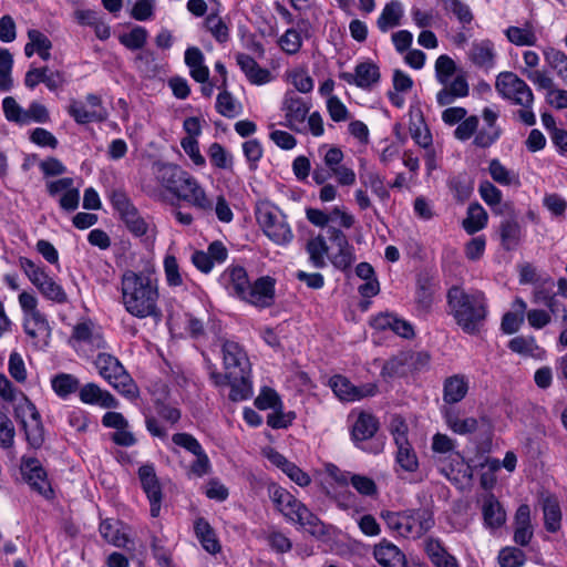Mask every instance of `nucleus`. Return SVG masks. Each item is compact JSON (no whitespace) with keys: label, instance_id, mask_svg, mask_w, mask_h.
Masks as SVG:
<instances>
[{"label":"nucleus","instance_id":"nucleus-42","mask_svg":"<svg viewBox=\"0 0 567 567\" xmlns=\"http://www.w3.org/2000/svg\"><path fill=\"white\" fill-rule=\"evenodd\" d=\"M402 17V3L399 0H392L388 2L382 9L377 20V25L381 32L385 33L390 29L400 25Z\"/></svg>","mask_w":567,"mask_h":567},{"label":"nucleus","instance_id":"nucleus-26","mask_svg":"<svg viewBox=\"0 0 567 567\" xmlns=\"http://www.w3.org/2000/svg\"><path fill=\"white\" fill-rule=\"evenodd\" d=\"M484 126L476 133L473 144L480 148L492 146L501 137L502 128L497 125L498 113L489 107L482 111Z\"/></svg>","mask_w":567,"mask_h":567},{"label":"nucleus","instance_id":"nucleus-19","mask_svg":"<svg viewBox=\"0 0 567 567\" xmlns=\"http://www.w3.org/2000/svg\"><path fill=\"white\" fill-rule=\"evenodd\" d=\"M21 474L30 487L45 498L53 496V489L41 462L34 457L22 458Z\"/></svg>","mask_w":567,"mask_h":567},{"label":"nucleus","instance_id":"nucleus-15","mask_svg":"<svg viewBox=\"0 0 567 567\" xmlns=\"http://www.w3.org/2000/svg\"><path fill=\"white\" fill-rule=\"evenodd\" d=\"M277 280L271 276H261L248 284L241 301L254 306L257 309H267L276 301Z\"/></svg>","mask_w":567,"mask_h":567},{"label":"nucleus","instance_id":"nucleus-43","mask_svg":"<svg viewBox=\"0 0 567 567\" xmlns=\"http://www.w3.org/2000/svg\"><path fill=\"white\" fill-rule=\"evenodd\" d=\"M504 34L512 44L517 47H533L538 41L530 22H526L523 27L511 25L505 29Z\"/></svg>","mask_w":567,"mask_h":567},{"label":"nucleus","instance_id":"nucleus-49","mask_svg":"<svg viewBox=\"0 0 567 567\" xmlns=\"http://www.w3.org/2000/svg\"><path fill=\"white\" fill-rule=\"evenodd\" d=\"M207 156L213 167L225 171L233 169V155L221 144L217 142L210 144L207 150Z\"/></svg>","mask_w":567,"mask_h":567},{"label":"nucleus","instance_id":"nucleus-20","mask_svg":"<svg viewBox=\"0 0 567 567\" xmlns=\"http://www.w3.org/2000/svg\"><path fill=\"white\" fill-rule=\"evenodd\" d=\"M138 478L144 493L150 502L152 517H158L161 513L163 493L162 486L153 464H144L138 468Z\"/></svg>","mask_w":567,"mask_h":567},{"label":"nucleus","instance_id":"nucleus-22","mask_svg":"<svg viewBox=\"0 0 567 567\" xmlns=\"http://www.w3.org/2000/svg\"><path fill=\"white\" fill-rule=\"evenodd\" d=\"M19 411L23 416V427L27 440L32 447H40L44 442V429L41 422V415L37 406L29 400L20 405Z\"/></svg>","mask_w":567,"mask_h":567},{"label":"nucleus","instance_id":"nucleus-25","mask_svg":"<svg viewBox=\"0 0 567 567\" xmlns=\"http://www.w3.org/2000/svg\"><path fill=\"white\" fill-rule=\"evenodd\" d=\"M340 79L350 85L368 90L379 82L380 71L377 64L365 61L355 66L354 73L342 72Z\"/></svg>","mask_w":567,"mask_h":567},{"label":"nucleus","instance_id":"nucleus-31","mask_svg":"<svg viewBox=\"0 0 567 567\" xmlns=\"http://www.w3.org/2000/svg\"><path fill=\"white\" fill-rule=\"evenodd\" d=\"M534 536V528L530 520V508L527 504H522L516 509L514 516V536L513 540L519 546H527Z\"/></svg>","mask_w":567,"mask_h":567},{"label":"nucleus","instance_id":"nucleus-51","mask_svg":"<svg viewBox=\"0 0 567 567\" xmlns=\"http://www.w3.org/2000/svg\"><path fill=\"white\" fill-rule=\"evenodd\" d=\"M205 28L217 42L225 43L229 40V25L217 13H209L206 17Z\"/></svg>","mask_w":567,"mask_h":567},{"label":"nucleus","instance_id":"nucleus-45","mask_svg":"<svg viewBox=\"0 0 567 567\" xmlns=\"http://www.w3.org/2000/svg\"><path fill=\"white\" fill-rule=\"evenodd\" d=\"M80 385V380L71 373H58L51 379L52 390L63 400L79 392Z\"/></svg>","mask_w":567,"mask_h":567},{"label":"nucleus","instance_id":"nucleus-32","mask_svg":"<svg viewBox=\"0 0 567 567\" xmlns=\"http://www.w3.org/2000/svg\"><path fill=\"white\" fill-rule=\"evenodd\" d=\"M470 379L465 374L457 373L447 377L443 382V401L453 405L461 402L468 393Z\"/></svg>","mask_w":567,"mask_h":567},{"label":"nucleus","instance_id":"nucleus-39","mask_svg":"<svg viewBox=\"0 0 567 567\" xmlns=\"http://www.w3.org/2000/svg\"><path fill=\"white\" fill-rule=\"evenodd\" d=\"M442 415L446 426L458 435H467L474 433L478 427V421L473 417L461 419L458 412L454 408H443Z\"/></svg>","mask_w":567,"mask_h":567},{"label":"nucleus","instance_id":"nucleus-14","mask_svg":"<svg viewBox=\"0 0 567 567\" xmlns=\"http://www.w3.org/2000/svg\"><path fill=\"white\" fill-rule=\"evenodd\" d=\"M114 209L120 214L121 219L127 229L136 237L146 235L148 223L138 214L136 207L123 192H114L111 197Z\"/></svg>","mask_w":567,"mask_h":567},{"label":"nucleus","instance_id":"nucleus-48","mask_svg":"<svg viewBox=\"0 0 567 567\" xmlns=\"http://www.w3.org/2000/svg\"><path fill=\"white\" fill-rule=\"evenodd\" d=\"M520 235L522 228L516 220L506 219L501 223L499 236L502 246L506 250H512L519 244Z\"/></svg>","mask_w":567,"mask_h":567},{"label":"nucleus","instance_id":"nucleus-35","mask_svg":"<svg viewBox=\"0 0 567 567\" xmlns=\"http://www.w3.org/2000/svg\"><path fill=\"white\" fill-rule=\"evenodd\" d=\"M373 556L383 567H405V555L398 546L386 539H382L374 546Z\"/></svg>","mask_w":567,"mask_h":567},{"label":"nucleus","instance_id":"nucleus-64","mask_svg":"<svg viewBox=\"0 0 567 567\" xmlns=\"http://www.w3.org/2000/svg\"><path fill=\"white\" fill-rule=\"evenodd\" d=\"M526 561L524 551L517 547H505L498 554L501 567H522Z\"/></svg>","mask_w":567,"mask_h":567},{"label":"nucleus","instance_id":"nucleus-17","mask_svg":"<svg viewBox=\"0 0 567 567\" xmlns=\"http://www.w3.org/2000/svg\"><path fill=\"white\" fill-rule=\"evenodd\" d=\"M477 503L483 518V526L489 533L502 528L507 519L506 511L499 499L493 493L482 494Z\"/></svg>","mask_w":567,"mask_h":567},{"label":"nucleus","instance_id":"nucleus-8","mask_svg":"<svg viewBox=\"0 0 567 567\" xmlns=\"http://www.w3.org/2000/svg\"><path fill=\"white\" fill-rule=\"evenodd\" d=\"M93 363L99 374L118 393L131 400L138 396L137 385L116 357L100 352Z\"/></svg>","mask_w":567,"mask_h":567},{"label":"nucleus","instance_id":"nucleus-44","mask_svg":"<svg viewBox=\"0 0 567 567\" xmlns=\"http://www.w3.org/2000/svg\"><path fill=\"white\" fill-rule=\"evenodd\" d=\"M488 215L480 203H472L467 207L466 218L462 226L468 235H474L487 226Z\"/></svg>","mask_w":567,"mask_h":567},{"label":"nucleus","instance_id":"nucleus-13","mask_svg":"<svg viewBox=\"0 0 567 567\" xmlns=\"http://www.w3.org/2000/svg\"><path fill=\"white\" fill-rule=\"evenodd\" d=\"M70 346L78 352L81 350H101L107 348V342L99 327L91 320L78 322L71 333Z\"/></svg>","mask_w":567,"mask_h":567},{"label":"nucleus","instance_id":"nucleus-11","mask_svg":"<svg viewBox=\"0 0 567 567\" xmlns=\"http://www.w3.org/2000/svg\"><path fill=\"white\" fill-rule=\"evenodd\" d=\"M85 101L86 104L82 101L72 100L68 106L69 115L78 124L101 123L107 120L109 112L100 95L90 93L85 96Z\"/></svg>","mask_w":567,"mask_h":567},{"label":"nucleus","instance_id":"nucleus-50","mask_svg":"<svg viewBox=\"0 0 567 567\" xmlns=\"http://www.w3.org/2000/svg\"><path fill=\"white\" fill-rule=\"evenodd\" d=\"M19 265L32 285L38 289L51 277L43 266L37 265L27 257H20Z\"/></svg>","mask_w":567,"mask_h":567},{"label":"nucleus","instance_id":"nucleus-10","mask_svg":"<svg viewBox=\"0 0 567 567\" xmlns=\"http://www.w3.org/2000/svg\"><path fill=\"white\" fill-rule=\"evenodd\" d=\"M378 430V419L370 413L361 412L352 425L351 439L359 449L372 454H379L383 451V441L375 440L371 443H367L369 440L373 439Z\"/></svg>","mask_w":567,"mask_h":567},{"label":"nucleus","instance_id":"nucleus-59","mask_svg":"<svg viewBox=\"0 0 567 567\" xmlns=\"http://www.w3.org/2000/svg\"><path fill=\"white\" fill-rule=\"evenodd\" d=\"M208 199L212 203L210 212H199L202 215L209 216L215 213L216 217L221 223H230L234 218L233 210L226 200V198L221 195L217 196L215 199L208 194Z\"/></svg>","mask_w":567,"mask_h":567},{"label":"nucleus","instance_id":"nucleus-41","mask_svg":"<svg viewBox=\"0 0 567 567\" xmlns=\"http://www.w3.org/2000/svg\"><path fill=\"white\" fill-rule=\"evenodd\" d=\"M99 532L106 543L115 547H125L128 542V537L123 529V524L118 519H103L100 524Z\"/></svg>","mask_w":567,"mask_h":567},{"label":"nucleus","instance_id":"nucleus-52","mask_svg":"<svg viewBox=\"0 0 567 567\" xmlns=\"http://www.w3.org/2000/svg\"><path fill=\"white\" fill-rule=\"evenodd\" d=\"M544 56L546 63L567 84V54L560 50L549 48L544 51Z\"/></svg>","mask_w":567,"mask_h":567},{"label":"nucleus","instance_id":"nucleus-27","mask_svg":"<svg viewBox=\"0 0 567 567\" xmlns=\"http://www.w3.org/2000/svg\"><path fill=\"white\" fill-rule=\"evenodd\" d=\"M409 132L412 140L422 148L430 150L433 143L431 131L425 123L423 112L420 106H410L409 110Z\"/></svg>","mask_w":567,"mask_h":567},{"label":"nucleus","instance_id":"nucleus-62","mask_svg":"<svg viewBox=\"0 0 567 567\" xmlns=\"http://www.w3.org/2000/svg\"><path fill=\"white\" fill-rule=\"evenodd\" d=\"M41 295L53 302L56 303H65L68 302V295L63 287L54 280L53 277H50L44 285L38 289Z\"/></svg>","mask_w":567,"mask_h":567},{"label":"nucleus","instance_id":"nucleus-37","mask_svg":"<svg viewBox=\"0 0 567 567\" xmlns=\"http://www.w3.org/2000/svg\"><path fill=\"white\" fill-rule=\"evenodd\" d=\"M236 62L251 84L262 85L270 82V71L261 68L250 55L237 53Z\"/></svg>","mask_w":567,"mask_h":567},{"label":"nucleus","instance_id":"nucleus-21","mask_svg":"<svg viewBox=\"0 0 567 567\" xmlns=\"http://www.w3.org/2000/svg\"><path fill=\"white\" fill-rule=\"evenodd\" d=\"M466 55L476 69L485 73L492 71L497 63L495 44L489 39L474 40Z\"/></svg>","mask_w":567,"mask_h":567},{"label":"nucleus","instance_id":"nucleus-16","mask_svg":"<svg viewBox=\"0 0 567 567\" xmlns=\"http://www.w3.org/2000/svg\"><path fill=\"white\" fill-rule=\"evenodd\" d=\"M22 328L34 349L44 350L49 347L52 338V328L44 313L23 317Z\"/></svg>","mask_w":567,"mask_h":567},{"label":"nucleus","instance_id":"nucleus-58","mask_svg":"<svg viewBox=\"0 0 567 567\" xmlns=\"http://www.w3.org/2000/svg\"><path fill=\"white\" fill-rule=\"evenodd\" d=\"M488 172L493 181L501 185L509 186L518 183L516 174L507 169L497 158L489 162Z\"/></svg>","mask_w":567,"mask_h":567},{"label":"nucleus","instance_id":"nucleus-18","mask_svg":"<svg viewBox=\"0 0 567 567\" xmlns=\"http://www.w3.org/2000/svg\"><path fill=\"white\" fill-rule=\"evenodd\" d=\"M329 384L333 393L341 401L347 402L360 401L364 398L374 396L378 393V385L375 383H365L357 386L342 375H333Z\"/></svg>","mask_w":567,"mask_h":567},{"label":"nucleus","instance_id":"nucleus-56","mask_svg":"<svg viewBox=\"0 0 567 567\" xmlns=\"http://www.w3.org/2000/svg\"><path fill=\"white\" fill-rule=\"evenodd\" d=\"M381 517L385 522L386 527L396 536L408 538V524L405 511L403 512H382Z\"/></svg>","mask_w":567,"mask_h":567},{"label":"nucleus","instance_id":"nucleus-47","mask_svg":"<svg viewBox=\"0 0 567 567\" xmlns=\"http://www.w3.org/2000/svg\"><path fill=\"white\" fill-rule=\"evenodd\" d=\"M544 525L547 532L556 533L561 527V511L556 498L547 497L543 503Z\"/></svg>","mask_w":567,"mask_h":567},{"label":"nucleus","instance_id":"nucleus-9","mask_svg":"<svg viewBox=\"0 0 567 567\" xmlns=\"http://www.w3.org/2000/svg\"><path fill=\"white\" fill-rule=\"evenodd\" d=\"M256 219L264 234L276 245L286 246L293 239L287 216L269 202L260 203L256 208Z\"/></svg>","mask_w":567,"mask_h":567},{"label":"nucleus","instance_id":"nucleus-3","mask_svg":"<svg viewBox=\"0 0 567 567\" xmlns=\"http://www.w3.org/2000/svg\"><path fill=\"white\" fill-rule=\"evenodd\" d=\"M225 373L213 369L209 378L217 388L230 386L229 399L245 401L252 395L251 365L244 347L234 340L221 344Z\"/></svg>","mask_w":567,"mask_h":567},{"label":"nucleus","instance_id":"nucleus-29","mask_svg":"<svg viewBox=\"0 0 567 567\" xmlns=\"http://www.w3.org/2000/svg\"><path fill=\"white\" fill-rule=\"evenodd\" d=\"M442 85L443 87L436 93V103L440 106L450 105L455 100L466 97L470 94V85L463 72Z\"/></svg>","mask_w":567,"mask_h":567},{"label":"nucleus","instance_id":"nucleus-57","mask_svg":"<svg viewBox=\"0 0 567 567\" xmlns=\"http://www.w3.org/2000/svg\"><path fill=\"white\" fill-rule=\"evenodd\" d=\"M435 79L440 84L449 83L450 79L455 74L457 66L455 61L447 54H441L435 60Z\"/></svg>","mask_w":567,"mask_h":567},{"label":"nucleus","instance_id":"nucleus-63","mask_svg":"<svg viewBox=\"0 0 567 567\" xmlns=\"http://www.w3.org/2000/svg\"><path fill=\"white\" fill-rule=\"evenodd\" d=\"M480 120L476 115L465 116L454 130V137L461 142L475 137L478 130Z\"/></svg>","mask_w":567,"mask_h":567},{"label":"nucleus","instance_id":"nucleus-1","mask_svg":"<svg viewBox=\"0 0 567 567\" xmlns=\"http://www.w3.org/2000/svg\"><path fill=\"white\" fill-rule=\"evenodd\" d=\"M152 178L143 181L142 189L155 202L167 203L172 197L197 212L212 210L206 188L179 165L157 161L152 165Z\"/></svg>","mask_w":567,"mask_h":567},{"label":"nucleus","instance_id":"nucleus-6","mask_svg":"<svg viewBox=\"0 0 567 567\" xmlns=\"http://www.w3.org/2000/svg\"><path fill=\"white\" fill-rule=\"evenodd\" d=\"M322 165L312 169V179L316 184H324L334 178L341 187H351L357 182L354 169L344 163V153L334 145L323 144L318 148Z\"/></svg>","mask_w":567,"mask_h":567},{"label":"nucleus","instance_id":"nucleus-23","mask_svg":"<svg viewBox=\"0 0 567 567\" xmlns=\"http://www.w3.org/2000/svg\"><path fill=\"white\" fill-rule=\"evenodd\" d=\"M218 281L229 296L241 300L248 288L249 277L243 266L229 265L220 274Z\"/></svg>","mask_w":567,"mask_h":567},{"label":"nucleus","instance_id":"nucleus-24","mask_svg":"<svg viewBox=\"0 0 567 567\" xmlns=\"http://www.w3.org/2000/svg\"><path fill=\"white\" fill-rule=\"evenodd\" d=\"M327 234L329 240L338 248V252L331 257V262L340 270L348 269L354 261V256L346 234L334 226H328Z\"/></svg>","mask_w":567,"mask_h":567},{"label":"nucleus","instance_id":"nucleus-53","mask_svg":"<svg viewBox=\"0 0 567 567\" xmlns=\"http://www.w3.org/2000/svg\"><path fill=\"white\" fill-rule=\"evenodd\" d=\"M396 455L395 461L400 465L402 470L405 472L413 473L419 467L417 456L410 444V442H405L396 445Z\"/></svg>","mask_w":567,"mask_h":567},{"label":"nucleus","instance_id":"nucleus-61","mask_svg":"<svg viewBox=\"0 0 567 567\" xmlns=\"http://www.w3.org/2000/svg\"><path fill=\"white\" fill-rule=\"evenodd\" d=\"M148 32L144 27L136 25L120 38V42L130 50H141L147 41Z\"/></svg>","mask_w":567,"mask_h":567},{"label":"nucleus","instance_id":"nucleus-2","mask_svg":"<svg viewBox=\"0 0 567 567\" xmlns=\"http://www.w3.org/2000/svg\"><path fill=\"white\" fill-rule=\"evenodd\" d=\"M120 303L125 311L136 319L161 318L159 282L148 271L127 269L120 279Z\"/></svg>","mask_w":567,"mask_h":567},{"label":"nucleus","instance_id":"nucleus-55","mask_svg":"<svg viewBox=\"0 0 567 567\" xmlns=\"http://www.w3.org/2000/svg\"><path fill=\"white\" fill-rule=\"evenodd\" d=\"M12 65V54L8 49H0V92H8L13 86Z\"/></svg>","mask_w":567,"mask_h":567},{"label":"nucleus","instance_id":"nucleus-28","mask_svg":"<svg viewBox=\"0 0 567 567\" xmlns=\"http://www.w3.org/2000/svg\"><path fill=\"white\" fill-rule=\"evenodd\" d=\"M408 538L417 539L435 524L433 513L426 508L406 509Z\"/></svg>","mask_w":567,"mask_h":567},{"label":"nucleus","instance_id":"nucleus-54","mask_svg":"<svg viewBox=\"0 0 567 567\" xmlns=\"http://www.w3.org/2000/svg\"><path fill=\"white\" fill-rule=\"evenodd\" d=\"M442 4L444 10L451 12L461 24L472 23L474 16L467 3L462 0H442Z\"/></svg>","mask_w":567,"mask_h":567},{"label":"nucleus","instance_id":"nucleus-38","mask_svg":"<svg viewBox=\"0 0 567 567\" xmlns=\"http://www.w3.org/2000/svg\"><path fill=\"white\" fill-rule=\"evenodd\" d=\"M297 28H289L279 38V45L287 54H296L300 51L303 42L302 33L308 31L309 21L307 19H300L297 21Z\"/></svg>","mask_w":567,"mask_h":567},{"label":"nucleus","instance_id":"nucleus-5","mask_svg":"<svg viewBox=\"0 0 567 567\" xmlns=\"http://www.w3.org/2000/svg\"><path fill=\"white\" fill-rule=\"evenodd\" d=\"M495 90L503 100L519 107L514 115L523 124L527 126L536 124L535 95L525 80L512 71H503L496 76Z\"/></svg>","mask_w":567,"mask_h":567},{"label":"nucleus","instance_id":"nucleus-34","mask_svg":"<svg viewBox=\"0 0 567 567\" xmlns=\"http://www.w3.org/2000/svg\"><path fill=\"white\" fill-rule=\"evenodd\" d=\"M193 529L196 539L205 551L210 555L220 553L221 545L217 537V534L208 520L204 517H197L194 520Z\"/></svg>","mask_w":567,"mask_h":567},{"label":"nucleus","instance_id":"nucleus-40","mask_svg":"<svg viewBox=\"0 0 567 567\" xmlns=\"http://www.w3.org/2000/svg\"><path fill=\"white\" fill-rule=\"evenodd\" d=\"M526 310L527 303L520 297H516L512 303V310L506 312L502 318V331L506 334L517 332L524 322Z\"/></svg>","mask_w":567,"mask_h":567},{"label":"nucleus","instance_id":"nucleus-12","mask_svg":"<svg viewBox=\"0 0 567 567\" xmlns=\"http://www.w3.org/2000/svg\"><path fill=\"white\" fill-rule=\"evenodd\" d=\"M281 110L285 113L284 126L300 134H307L306 118L310 111V104L295 91L285 94Z\"/></svg>","mask_w":567,"mask_h":567},{"label":"nucleus","instance_id":"nucleus-60","mask_svg":"<svg viewBox=\"0 0 567 567\" xmlns=\"http://www.w3.org/2000/svg\"><path fill=\"white\" fill-rule=\"evenodd\" d=\"M362 186L370 188L380 199L389 198L390 194L384 186L383 178L375 172L360 174Z\"/></svg>","mask_w":567,"mask_h":567},{"label":"nucleus","instance_id":"nucleus-30","mask_svg":"<svg viewBox=\"0 0 567 567\" xmlns=\"http://www.w3.org/2000/svg\"><path fill=\"white\" fill-rule=\"evenodd\" d=\"M79 399L82 403L89 405H99L103 409H112L118 406V401L109 391L101 389L95 383H86L80 385Z\"/></svg>","mask_w":567,"mask_h":567},{"label":"nucleus","instance_id":"nucleus-33","mask_svg":"<svg viewBox=\"0 0 567 567\" xmlns=\"http://www.w3.org/2000/svg\"><path fill=\"white\" fill-rule=\"evenodd\" d=\"M478 193L481 198L485 202L492 212L496 215H506L513 213V205L508 202H503L502 192L489 181L480 183Z\"/></svg>","mask_w":567,"mask_h":567},{"label":"nucleus","instance_id":"nucleus-4","mask_svg":"<svg viewBox=\"0 0 567 567\" xmlns=\"http://www.w3.org/2000/svg\"><path fill=\"white\" fill-rule=\"evenodd\" d=\"M451 315L465 333L480 331L488 313L487 299L480 290L465 291L453 286L447 291Z\"/></svg>","mask_w":567,"mask_h":567},{"label":"nucleus","instance_id":"nucleus-46","mask_svg":"<svg viewBox=\"0 0 567 567\" xmlns=\"http://www.w3.org/2000/svg\"><path fill=\"white\" fill-rule=\"evenodd\" d=\"M306 250L309 255V261L315 268L326 267V258L328 256L329 247L324 237L317 236L311 238L307 243Z\"/></svg>","mask_w":567,"mask_h":567},{"label":"nucleus","instance_id":"nucleus-7","mask_svg":"<svg viewBox=\"0 0 567 567\" xmlns=\"http://www.w3.org/2000/svg\"><path fill=\"white\" fill-rule=\"evenodd\" d=\"M270 497L277 509L289 520L298 524L312 535L323 533V524L305 504L287 489L276 486L270 489Z\"/></svg>","mask_w":567,"mask_h":567},{"label":"nucleus","instance_id":"nucleus-36","mask_svg":"<svg viewBox=\"0 0 567 567\" xmlns=\"http://www.w3.org/2000/svg\"><path fill=\"white\" fill-rule=\"evenodd\" d=\"M424 550L435 567H460L457 558L449 553L441 539L430 537L425 540Z\"/></svg>","mask_w":567,"mask_h":567}]
</instances>
